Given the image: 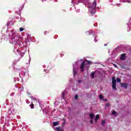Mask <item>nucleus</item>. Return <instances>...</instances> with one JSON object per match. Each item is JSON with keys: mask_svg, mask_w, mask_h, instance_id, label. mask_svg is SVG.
<instances>
[{"mask_svg": "<svg viewBox=\"0 0 131 131\" xmlns=\"http://www.w3.org/2000/svg\"><path fill=\"white\" fill-rule=\"evenodd\" d=\"M12 43H17L20 41V37L18 35L15 36L14 38H11Z\"/></svg>", "mask_w": 131, "mask_h": 131, "instance_id": "nucleus-1", "label": "nucleus"}, {"mask_svg": "<svg viewBox=\"0 0 131 131\" xmlns=\"http://www.w3.org/2000/svg\"><path fill=\"white\" fill-rule=\"evenodd\" d=\"M112 89L114 91H117V88H116V79L115 77H113L112 78Z\"/></svg>", "mask_w": 131, "mask_h": 131, "instance_id": "nucleus-2", "label": "nucleus"}, {"mask_svg": "<svg viewBox=\"0 0 131 131\" xmlns=\"http://www.w3.org/2000/svg\"><path fill=\"white\" fill-rule=\"evenodd\" d=\"M120 85L121 88H124V89H127L128 86V84L126 83H120Z\"/></svg>", "mask_w": 131, "mask_h": 131, "instance_id": "nucleus-3", "label": "nucleus"}, {"mask_svg": "<svg viewBox=\"0 0 131 131\" xmlns=\"http://www.w3.org/2000/svg\"><path fill=\"white\" fill-rule=\"evenodd\" d=\"M33 102H34V103H35V102H37V101L36 100V99H33V100H32L31 104L30 105L31 109H33V108H34V104H33Z\"/></svg>", "mask_w": 131, "mask_h": 131, "instance_id": "nucleus-4", "label": "nucleus"}, {"mask_svg": "<svg viewBox=\"0 0 131 131\" xmlns=\"http://www.w3.org/2000/svg\"><path fill=\"white\" fill-rule=\"evenodd\" d=\"M84 65H85V62H84V61H83L81 64V71L82 72L84 71Z\"/></svg>", "mask_w": 131, "mask_h": 131, "instance_id": "nucleus-5", "label": "nucleus"}, {"mask_svg": "<svg viewBox=\"0 0 131 131\" xmlns=\"http://www.w3.org/2000/svg\"><path fill=\"white\" fill-rule=\"evenodd\" d=\"M125 55H126V54H122L121 55V57L120 59L121 60H122L123 61L124 60H125Z\"/></svg>", "mask_w": 131, "mask_h": 131, "instance_id": "nucleus-6", "label": "nucleus"}, {"mask_svg": "<svg viewBox=\"0 0 131 131\" xmlns=\"http://www.w3.org/2000/svg\"><path fill=\"white\" fill-rule=\"evenodd\" d=\"M99 118H100V116L99 115H97L95 116V122H97V121H98V119H99Z\"/></svg>", "mask_w": 131, "mask_h": 131, "instance_id": "nucleus-7", "label": "nucleus"}, {"mask_svg": "<svg viewBox=\"0 0 131 131\" xmlns=\"http://www.w3.org/2000/svg\"><path fill=\"white\" fill-rule=\"evenodd\" d=\"M57 125H59V122H54L53 123V126H57Z\"/></svg>", "mask_w": 131, "mask_h": 131, "instance_id": "nucleus-8", "label": "nucleus"}, {"mask_svg": "<svg viewBox=\"0 0 131 131\" xmlns=\"http://www.w3.org/2000/svg\"><path fill=\"white\" fill-rule=\"evenodd\" d=\"M76 73H77L76 69L74 68L73 69V75H74V76H75V75H76Z\"/></svg>", "mask_w": 131, "mask_h": 131, "instance_id": "nucleus-9", "label": "nucleus"}, {"mask_svg": "<svg viewBox=\"0 0 131 131\" xmlns=\"http://www.w3.org/2000/svg\"><path fill=\"white\" fill-rule=\"evenodd\" d=\"M90 117L91 119H93L95 117V115L94 114H90Z\"/></svg>", "mask_w": 131, "mask_h": 131, "instance_id": "nucleus-10", "label": "nucleus"}, {"mask_svg": "<svg viewBox=\"0 0 131 131\" xmlns=\"http://www.w3.org/2000/svg\"><path fill=\"white\" fill-rule=\"evenodd\" d=\"M95 74H96V73L95 72L91 73V76L93 79L95 78Z\"/></svg>", "mask_w": 131, "mask_h": 131, "instance_id": "nucleus-11", "label": "nucleus"}, {"mask_svg": "<svg viewBox=\"0 0 131 131\" xmlns=\"http://www.w3.org/2000/svg\"><path fill=\"white\" fill-rule=\"evenodd\" d=\"M55 129L57 131H61V126L56 127Z\"/></svg>", "mask_w": 131, "mask_h": 131, "instance_id": "nucleus-12", "label": "nucleus"}, {"mask_svg": "<svg viewBox=\"0 0 131 131\" xmlns=\"http://www.w3.org/2000/svg\"><path fill=\"white\" fill-rule=\"evenodd\" d=\"M61 97L62 99H64V98H65V92H63L62 93Z\"/></svg>", "mask_w": 131, "mask_h": 131, "instance_id": "nucleus-13", "label": "nucleus"}, {"mask_svg": "<svg viewBox=\"0 0 131 131\" xmlns=\"http://www.w3.org/2000/svg\"><path fill=\"white\" fill-rule=\"evenodd\" d=\"M106 122V121L105 120H103L102 121H101V124L102 126L104 125V124H105V123Z\"/></svg>", "mask_w": 131, "mask_h": 131, "instance_id": "nucleus-14", "label": "nucleus"}, {"mask_svg": "<svg viewBox=\"0 0 131 131\" xmlns=\"http://www.w3.org/2000/svg\"><path fill=\"white\" fill-rule=\"evenodd\" d=\"M87 63L86 64V65H90V64H92V61H90V60H87L86 61Z\"/></svg>", "mask_w": 131, "mask_h": 131, "instance_id": "nucleus-15", "label": "nucleus"}, {"mask_svg": "<svg viewBox=\"0 0 131 131\" xmlns=\"http://www.w3.org/2000/svg\"><path fill=\"white\" fill-rule=\"evenodd\" d=\"M96 7H97L96 6H95V5H93L91 8H92V10H95V9H96Z\"/></svg>", "mask_w": 131, "mask_h": 131, "instance_id": "nucleus-16", "label": "nucleus"}, {"mask_svg": "<svg viewBox=\"0 0 131 131\" xmlns=\"http://www.w3.org/2000/svg\"><path fill=\"white\" fill-rule=\"evenodd\" d=\"M94 41L95 42H97V41H98V40H97V36H94Z\"/></svg>", "mask_w": 131, "mask_h": 131, "instance_id": "nucleus-17", "label": "nucleus"}, {"mask_svg": "<svg viewBox=\"0 0 131 131\" xmlns=\"http://www.w3.org/2000/svg\"><path fill=\"white\" fill-rule=\"evenodd\" d=\"M112 114L113 115H116V114H117V112H116V111H114L113 112H112Z\"/></svg>", "mask_w": 131, "mask_h": 131, "instance_id": "nucleus-18", "label": "nucleus"}, {"mask_svg": "<svg viewBox=\"0 0 131 131\" xmlns=\"http://www.w3.org/2000/svg\"><path fill=\"white\" fill-rule=\"evenodd\" d=\"M117 82H121V79H120V78H117Z\"/></svg>", "mask_w": 131, "mask_h": 131, "instance_id": "nucleus-19", "label": "nucleus"}, {"mask_svg": "<svg viewBox=\"0 0 131 131\" xmlns=\"http://www.w3.org/2000/svg\"><path fill=\"white\" fill-rule=\"evenodd\" d=\"M93 5H94V6H97V1H94L93 3Z\"/></svg>", "mask_w": 131, "mask_h": 131, "instance_id": "nucleus-20", "label": "nucleus"}, {"mask_svg": "<svg viewBox=\"0 0 131 131\" xmlns=\"http://www.w3.org/2000/svg\"><path fill=\"white\" fill-rule=\"evenodd\" d=\"M99 98L100 99V100H103V96H102L101 94L99 95Z\"/></svg>", "mask_w": 131, "mask_h": 131, "instance_id": "nucleus-21", "label": "nucleus"}, {"mask_svg": "<svg viewBox=\"0 0 131 131\" xmlns=\"http://www.w3.org/2000/svg\"><path fill=\"white\" fill-rule=\"evenodd\" d=\"M23 30H24V28H19V31H20V32H21V31H23Z\"/></svg>", "mask_w": 131, "mask_h": 131, "instance_id": "nucleus-22", "label": "nucleus"}, {"mask_svg": "<svg viewBox=\"0 0 131 131\" xmlns=\"http://www.w3.org/2000/svg\"><path fill=\"white\" fill-rule=\"evenodd\" d=\"M94 123V120L93 119H91L90 120V123L93 124Z\"/></svg>", "mask_w": 131, "mask_h": 131, "instance_id": "nucleus-23", "label": "nucleus"}, {"mask_svg": "<svg viewBox=\"0 0 131 131\" xmlns=\"http://www.w3.org/2000/svg\"><path fill=\"white\" fill-rule=\"evenodd\" d=\"M113 65L114 66V67H115V68H117V65L115 63H113Z\"/></svg>", "mask_w": 131, "mask_h": 131, "instance_id": "nucleus-24", "label": "nucleus"}, {"mask_svg": "<svg viewBox=\"0 0 131 131\" xmlns=\"http://www.w3.org/2000/svg\"><path fill=\"white\" fill-rule=\"evenodd\" d=\"M78 98V95H75V100H77V98Z\"/></svg>", "mask_w": 131, "mask_h": 131, "instance_id": "nucleus-25", "label": "nucleus"}, {"mask_svg": "<svg viewBox=\"0 0 131 131\" xmlns=\"http://www.w3.org/2000/svg\"><path fill=\"white\" fill-rule=\"evenodd\" d=\"M78 83H80L81 82V80H78Z\"/></svg>", "mask_w": 131, "mask_h": 131, "instance_id": "nucleus-26", "label": "nucleus"}, {"mask_svg": "<svg viewBox=\"0 0 131 131\" xmlns=\"http://www.w3.org/2000/svg\"><path fill=\"white\" fill-rule=\"evenodd\" d=\"M62 120L63 121V122L66 121V119H65V118H63Z\"/></svg>", "mask_w": 131, "mask_h": 131, "instance_id": "nucleus-27", "label": "nucleus"}, {"mask_svg": "<svg viewBox=\"0 0 131 131\" xmlns=\"http://www.w3.org/2000/svg\"><path fill=\"white\" fill-rule=\"evenodd\" d=\"M66 123V121L63 122V124L65 125Z\"/></svg>", "mask_w": 131, "mask_h": 131, "instance_id": "nucleus-28", "label": "nucleus"}, {"mask_svg": "<svg viewBox=\"0 0 131 131\" xmlns=\"http://www.w3.org/2000/svg\"><path fill=\"white\" fill-rule=\"evenodd\" d=\"M91 14H93V12H92V11H90Z\"/></svg>", "mask_w": 131, "mask_h": 131, "instance_id": "nucleus-29", "label": "nucleus"}, {"mask_svg": "<svg viewBox=\"0 0 131 131\" xmlns=\"http://www.w3.org/2000/svg\"><path fill=\"white\" fill-rule=\"evenodd\" d=\"M46 33H47V32H45V34H46Z\"/></svg>", "mask_w": 131, "mask_h": 131, "instance_id": "nucleus-30", "label": "nucleus"}, {"mask_svg": "<svg viewBox=\"0 0 131 131\" xmlns=\"http://www.w3.org/2000/svg\"><path fill=\"white\" fill-rule=\"evenodd\" d=\"M10 96H12V94H10Z\"/></svg>", "mask_w": 131, "mask_h": 131, "instance_id": "nucleus-31", "label": "nucleus"}, {"mask_svg": "<svg viewBox=\"0 0 131 131\" xmlns=\"http://www.w3.org/2000/svg\"><path fill=\"white\" fill-rule=\"evenodd\" d=\"M105 46H107V45H105Z\"/></svg>", "mask_w": 131, "mask_h": 131, "instance_id": "nucleus-32", "label": "nucleus"}]
</instances>
